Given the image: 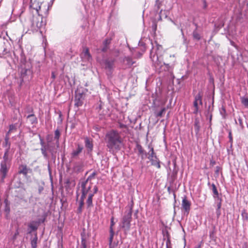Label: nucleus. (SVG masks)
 Returning a JSON list of instances; mask_svg holds the SVG:
<instances>
[{"label": "nucleus", "mask_w": 248, "mask_h": 248, "mask_svg": "<svg viewBox=\"0 0 248 248\" xmlns=\"http://www.w3.org/2000/svg\"><path fill=\"white\" fill-rule=\"evenodd\" d=\"M33 73L30 69L23 70L21 72V78L23 81H29L32 78Z\"/></svg>", "instance_id": "5"}, {"label": "nucleus", "mask_w": 248, "mask_h": 248, "mask_svg": "<svg viewBox=\"0 0 248 248\" xmlns=\"http://www.w3.org/2000/svg\"><path fill=\"white\" fill-rule=\"evenodd\" d=\"M82 58L87 61H90L91 59V56L89 54V50L86 49L84 51V52L82 54Z\"/></svg>", "instance_id": "12"}, {"label": "nucleus", "mask_w": 248, "mask_h": 248, "mask_svg": "<svg viewBox=\"0 0 248 248\" xmlns=\"http://www.w3.org/2000/svg\"><path fill=\"white\" fill-rule=\"evenodd\" d=\"M191 203L186 197L184 198L182 202V208L184 213L188 215L190 209Z\"/></svg>", "instance_id": "9"}, {"label": "nucleus", "mask_w": 248, "mask_h": 248, "mask_svg": "<svg viewBox=\"0 0 248 248\" xmlns=\"http://www.w3.org/2000/svg\"><path fill=\"white\" fill-rule=\"evenodd\" d=\"M110 238H109V243H110V244H111L112 242L114 233V232L113 231V229L111 227L110 228Z\"/></svg>", "instance_id": "18"}, {"label": "nucleus", "mask_w": 248, "mask_h": 248, "mask_svg": "<svg viewBox=\"0 0 248 248\" xmlns=\"http://www.w3.org/2000/svg\"><path fill=\"white\" fill-rule=\"evenodd\" d=\"M4 202L5 203V211L8 213L10 212V207L9 206V202L7 199H5L4 201Z\"/></svg>", "instance_id": "17"}, {"label": "nucleus", "mask_w": 248, "mask_h": 248, "mask_svg": "<svg viewBox=\"0 0 248 248\" xmlns=\"http://www.w3.org/2000/svg\"><path fill=\"white\" fill-rule=\"evenodd\" d=\"M139 151L140 152V153H142V149H141V148L140 147L139 148Z\"/></svg>", "instance_id": "35"}, {"label": "nucleus", "mask_w": 248, "mask_h": 248, "mask_svg": "<svg viewBox=\"0 0 248 248\" xmlns=\"http://www.w3.org/2000/svg\"><path fill=\"white\" fill-rule=\"evenodd\" d=\"M165 110H166L165 108H162L161 109V110L157 114V116H159V117H161L162 116V115L163 114V113L165 112Z\"/></svg>", "instance_id": "23"}, {"label": "nucleus", "mask_w": 248, "mask_h": 248, "mask_svg": "<svg viewBox=\"0 0 248 248\" xmlns=\"http://www.w3.org/2000/svg\"><path fill=\"white\" fill-rule=\"evenodd\" d=\"M93 196V194H89L88 200L87 201L88 206H90L92 204V198Z\"/></svg>", "instance_id": "16"}, {"label": "nucleus", "mask_w": 248, "mask_h": 248, "mask_svg": "<svg viewBox=\"0 0 248 248\" xmlns=\"http://www.w3.org/2000/svg\"><path fill=\"white\" fill-rule=\"evenodd\" d=\"M9 167L5 160L2 161L0 163V175L1 181L6 177L8 171Z\"/></svg>", "instance_id": "4"}, {"label": "nucleus", "mask_w": 248, "mask_h": 248, "mask_svg": "<svg viewBox=\"0 0 248 248\" xmlns=\"http://www.w3.org/2000/svg\"><path fill=\"white\" fill-rule=\"evenodd\" d=\"M76 100H83V94L80 93L79 90H77L76 92V95H75Z\"/></svg>", "instance_id": "14"}, {"label": "nucleus", "mask_w": 248, "mask_h": 248, "mask_svg": "<svg viewBox=\"0 0 248 248\" xmlns=\"http://www.w3.org/2000/svg\"><path fill=\"white\" fill-rule=\"evenodd\" d=\"M213 190L214 195L217 196L218 195V192L215 186H213Z\"/></svg>", "instance_id": "26"}, {"label": "nucleus", "mask_w": 248, "mask_h": 248, "mask_svg": "<svg viewBox=\"0 0 248 248\" xmlns=\"http://www.w3.org/2000/svg\"><path fill=\"white\" fill-rule=\"evenodd\" d=\"M199 104L202 105V95L200 93L196 95L195 98V101L194 102V113L195 114L197 113L198 112Z\"/></svg>", "instance_id": "10"}, {"label": "nucleus", "mask_w": 248, "mask_h": 248, "mask_svg": "<svg viewBox=\"0 0 248 248\" xmlns=\"http://www.w3.org/2000/svg\"><path fill=\"white\" fill-rule=\"evenodd\" d=\"M18 172L20 174H23L24 175H26L28 173L31 172V170L30 169L27 168L26 166L21 165L19 167Z\"/></svg>", "instance_id": "11"}, {"label": "nucleus", "mask_w": 248, "mask_h": 248, "mask_svg": "<svg viewBox=\"0 0 248 248\" xmlns=\"http://www.w3.org/2000/svg\"><path fill=\"white\" fill-rule=\"evenodd\" d=\"M30 6L36 10L38 15L34 17L32 20V26L33 31H37L45 25V22L43 21L41 14H46L48 11V6L46 3H42V0H31Z\"/></svg>", "instance_id": "1"}, {"label": "nucleus", "mask_w": 248, "mask_h": 248, "mask_svg": "<svg viewBox=\"0 0 248 248\" xmlns=\"http://www.w3.org/2000/svg\"><path fill=\"white\" fill-rule=\"evenodd\" d=\"M85 142H86V146L89 148L90 150H92V143L90 142V140L88 139H86V141H85Z\"/></svg>", "instance_id": "21"}, {"label": "nucleus", "mask_w": 248, "mask_h": 248, "mask_svg": "<svg viewBox=\"0 0 248 248\" xmlns=\"http://www.w3.org/2000/svg\"><path fill=\"white\" fill-rule=\"evenodd\" d=\"M193 36L196 39H200V35L196 31L193 32Z\"/></svg>", "instance_id": "24"}, {"label": "nucleus", "mask_w": 248, "mask_h": 248, "mask_svg": "<svg viewBox=\"0 0 248 248\" xmlns=\"http://www.w3.org/2000/svg\"><path fill=\"white\" fill-rule=\"evenodd\" d=\"M87 181L85 182H83L81 184L82 190V195L81 197V201L80 203V206H82L84 204V199L85 197V195L87 194L89 189L90 188V186H87Z\"/></svg>", "instance_id": "8"}, {"label": "nucleus", "mask_w": 248, "mask_h": 248, "mask_svg": "<svg viewBox=\"0 0 248 248\" xmlns=\"http://www.w3.org/2000/svg\"><path fill=\"white\" fill-rule=\"evenodd\" d=\"M83 100H77L75 99V105L77 107L80 106L83 103Z\"/></svg>", "instance_id": "22"}, {"label": "nucleus", "mask_w": 248, "mask_h": 248, "mask_svg": "<svg viewBox=\"0 0 248 248\" xmlns=\"http://www.w3.org/2000/svg\"><path fill=\"white\" fill-rule=\"evenodd\" d=\"M37 237L36 236H34L31 240V245L32 248H36L37 246Z\"/></svg>", "instance_id": "15"}, {"label": "nucleus", "mask_w": 248, "mask_h": 248, "mask_svg": "<svg viewBox=\"0 0 248 248\" xmlns=\"http://www.w3.org/2000/svg\"><path fill=\"white\" fill-rule=\"evenodd\" d=\"M114 225V219L112 217L111 219V226L110 228L111 227L112 228V226Z\"/></svg>", "instance_id": "30"}, {"label": "nucleus", "mask_w": 248, "mask_h": 248, "mask_svg": "<svg viewBox=\"0 0 248 248\" xmlns=\"http://www.w3.org/2000/svg\"><path fill=\"white\" fill-rule=\"evenodd\" d=\"M159 2L158 0H157L156 1V6H157V8H159V4L158 3Z\"/></svg>", "instance_id": "31"}, {"label": "nucleus", "mask_w": 248, "mask_h": 248, "mask_svg": "<svg viewBox=\"0 0 248 248\" xmlns=\"http://www.w3.org/2000/svg\"><path fill=\"white\" fill-rule=\"evenodd\" d=\"M221 207V202H219L217 204V208L218 209H219Z\"/></svg>", "instance_id": "33"}, {"label": "nucleus", "mask_w": 248, "mask_h": 248, "mask_svg": "<svg viewBox=\"0 0 248 248\" xmlns=\"http://www.w3.org/2000/svg\"><path fill=\"white\" fill-rule=\"evenodd\" d=\"M106 68L111 69L113 67V62H106L105 63Z\"/></svg>", "instance_id": "20"}, {"label": "nucleus", "mask_w": 248, "mask_h": 248, "mask_svg": "<svg viewBox=\"0 0 248 248\" xmlns=\"http://www.w3.org/2000/svg\"><path fill=\"white\" fill-rule=\"evenodd\" d=\"M230 140H232V136L231 135V133H230Z\"/></svg>", "instance_id": "36"}, {"label": "nucleus", "mask_w": 248, "mask_h": 248, "mask_svg": "<svg viewBox=\"0 0 248 248\" xmlns=\"http://www.w3.org/2000/svg\"><path fill=\"white\" fill-rule=\"evenodd\" d=\"M242 103L246 107H248V98H241Z\"/></svg>", "instance_id": "19"}, {"label": "nucleus", "mask_w": 248, "mask_h": 248, "mask_svg": "<svg viewBox=\"0 0 248 248\" xmlns=\"http://www.w3.org/2000/svg\"><path fill=\"white\" fill-rule=\"evenodd\" d=\"M82 246H83V248H86L85 243V242L83 240L82 241Z\"/></svg>", "instance_id": "32"}, {"label": "nucleus", "mask_w": 248, "mask_h": 248, "mask_svg": "<svg viewBox=\"0 0 248 248\" xmlns=\"http://www.w3.org/2000/svg\"><path fill=\"white\" fill-rule=\"evenodd\" d=\"M94 175H95V173H93L92 174V176H93Z\"/></svg>", "instance_id": "37"}, {"label": "nucleus", "mask_w": 248, "mask_h": 248, "mask_svg": "<svg viewBox=\"0 0 248 248\" xmlns=\"http://www.w3.org/2000/svg\"><path fill=\"white\" fill-rule=\"evenodd\" d=\"M107 146L111 150L118 149L122 143V139L119 133L114 130L108 132L106 136Z\"/></svg>", "instance_id": "2"}, {"label": "nucleus", "mask_w": 248, "mask_h": 248, "mask_svg": "<svg viewBox=\"0 0 248 248\" xmlns=\"http://www.w3.org/2000/svg\"><path fill=\"white\" fill-rule=\"evenodd\" d=\"M132 212L129 210L123 217L120 224L121 227L124 230H128L130 228Z\"/></svg>", "instance_id": "3"}, {"label": "nucleus", "mask_w": 248, "mask_h": 248, "mask_svg": "<svg viewBox=\"0 0 248 248\" xmlns=\"http://www.w3.org/2000/svg\"><path fill=\"white\" fill-rule=\"evenodd\" d=\"M81 148H79L78 152H75L73 153L74 155H77L78 154V153L81 152Z\"/></svg>", "instance_id": "29"}, {"label": "nucleus", "mask_w": 248, "mask_h": 248, "mask_svg": "<svg viewBox=\"0 0 248 248\" xmlns=\"http://www.w3.org/2000/svg\"><path fill=\"white\" fill-rule=\"evenodd\" d=\"M93 193H91L90 194H94L97 191V187L96 186H94V187H93Z\"/></svg>", "instance_id": "28"}, {"label": "nucleus", "mask_w": 248, "mask_h": 248, "mask_svg": "<svg viewBox=\"0 0 248 248\" xmlns=\"http://www.w3.org/2000/svg\"><path fill=\"white\" fill-rule=\"evenodd\" d=\"M149 154V156L148 158L152 162V164L156 166L157 168H159L160 167L159 163L158 161L157 160L156 156L154 155V150L152 147L150 148Z\"/></svg>", "instance_id": "7"}, {"label": "nucleus", "mask_w": 248, "mask_h": 248, "mask_svg": "<svg viewBox=\"0 0 248 248\" xmlns=\"http://www.w3.org/2000/svg\"><path fill=\"white\" fill-rule=\"evenodd\" d=\"M30 227H31V228H32V229L33 230H35V229H36V227H33V226H32V225H30Z\"/></svg>", "instance_id": "34"}, {"label": "nucleus", "mask_w": 248, "mask_h": 248, "mask_svg": "<svg viewBox=\"0 0 248 248\" xmlns=\"http://www.w3.org/2000/svg\"><path fill=\"white\" fill-rule=\"evenodd\" d=\"M60 135V132L59 130H57L55 132V138L57 139H58Z\"/></svg>", "instance_id": "25"}, {"label": "nucleus", "mask_w": 248, "mask_h": 248, "mask_svg": "<svg viewBox=\"0 0 248 248\" xmlns=\"http://www.w3.org/2000/svg\"><path fill=\"white\" fill-rule=\"evenodd\" d=\"M149 154V156L148 158L152 162V164L156 166L157 168H159L160 167L159 163L158 161L157 160L156 156L154 155V150L152 147L150 148Z\"/></svg>", "instance_id": "6"}, {"label": "nucleus", "mask_w": 248, "mask_h": 248, "mask_svg": "<svg viewBox=\"0 0 248 248\" xmlns=\"http://www.w3.org/2000/svg\"><path fill=\"white\" fill-rule=\"evenodd\" d=\"M14 126L13 125H11L10 126V129L7 133L8 135L12 131V130L14 129Z\"/></svg>", "instance_id": "27"}, {"label": "nucleus", "mask_w": 248, "mask_h": 248, "mask_svg": "<svg viewBox=\"0 0 248 248\" xmlns=\"http://www.w3.org/2000/svg\"><path fill=\"white\" fill-rule=\"evenodd\" d=\"M27 121L32 124H34L37 122L36 119L33 115H29L27 117Z\"/></svg>", "instance_id": "13"}]
</instances>
